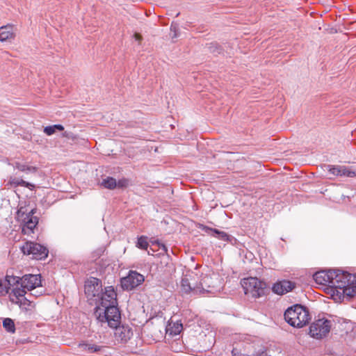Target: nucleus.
<instances>
[{"instance_id": "20e7f679", "label": "nucleus", "mask_w": 356, "mask_h": 356, "mask_svg": "<svg viewBox=\"0 0 356 356\" xmlns=\"http://www.w3.org/2000/svg\"><path fill=\"white\" fill-rule=\"evenodd\" d=\"M241 285L245 294L251 293L254 298H260L265 295L266 284L257 277H247L241 280Z\"/></svg>"}, {"instance_id": "7ed1b4c3", "label": "nucleus", "mask_w": 356, "mask_h": 356, "mask_svg": "<svg viewBox=\"0 0 356 356\" xmlns=\"http://www.w3.org/2000/svg\"><path fill=\"white\" fill-rule=\"evenodd\" d=\"M21 280L20 287L17 286L9 294L10 300L13 303L19 302L20 297L26 295V290L31 291L42 285L40 275L27 274L23 275Z\"/></svg>"}, {"instance_id": "bb28decb", "label": "nucleus", "mask_w": 356, "mask_h": 356, "mask_svg": "<svg viewBox=\"0 0 356 356\" xmlns=\"http://www.w3.org/2000/svg\"><path fill=\"white\" fill-rule=\"evenodd\" d=\"M170 326V334H173L175 335L180 334L183 329V325L181 323L177 322L174 323L172 325L171 324L169 325Z\"/></svg>"}, {"instance_id": "412c9836", "label": "nucleus", "mask_w": 356, "mask_h": 356, "mask_svg": "<svg viewBox=\"0 0 356 356\" xmlns=\"http://www.w3.org/2000/svg\"><path fill=\"white\" fill-rule=\"evenodd\" d=\"M14 167L21 172L35 173L38 171L37 167L28 165L19 162H15Z\"/></svg>"}, {"instance_id": "a211bd4d", "label": "nucleus", "mask_w": 356, "mask_h": 356, "mask_svg": "<svg viewBox=\"0 0 356 356\" xmlns=\"http://www.w3.org/2000/svg\"><path fill=\"white\" fill-rule=\"evenodd\" d=\"M21 278L22 277L14 275L13 270L10 269V270L7 271L5 277V281L7 282V284L6 285L8 286L10 289L11 286H13L15 285H18L19 284H21Z\"/></svg>"}, {"instance_id": "f8f14e48", "label": "nucleus", "mask_w": 356, "mask_h": 356, "mask_svg": "<svg viewBox=\"0 0 356 356\" xmlns=\"http://www.w3.org/2000/svg\"><path fill=\"white\" fill-rule=\"evenodd\" d=\"M296 287L293 282L283 280L275 282L272 287V291L277 295H284L291 291Z\"/></svg>"}, {"instance_id": "c9c22d12", "label": "nucleus", "mask_w": 356, "mask_h": 356, "mask_svg": "<svg viewBox=\"0 0 356 356\" xmlns=\"http://www.w3.org/2000/svg\"><path fill=\"white\" fill-rule=\"evenodd\" d=\"M348 282L356 285V274H350L348 273Z\"/></svg>"}, {"instance_id": "79ce46f5", "label": "nucleus", "mask_w": 356, "mask_h": 356, "mask_svg": "<svg viewBox=\"0 0 356 356\" xmlns=\"http://www.w3.org/2000/svg\"><path fill=\"white\" fill-rule=\"evenodd\" d=\"M54 127L56 131L58 130L62 131L64 130V127L61 124H54Z\"/></svg>"}, {"instance_id": "4be33fe9", "label": "nucleus", "mask_w": 356, "mask_h": 356, "mask_svg": "<svg viewBox=\"0 0 356 356\" xmlns=\"http://www.w3.org/2000/svg\"><path fill=\"white\" fill-rule=\"evenodd\" d=\"M343 293L347 297L352 298L356 296V285L351 284V283H347L346 284L345 287H343L341 289Z\"/></svg>"}, {"instance_id": "7c9ffc66", "label": "nucleus", "mask_w": 356, "mask_h": 356, "mask_svg": "<svg viewBox=\"0 0 356 356\" xmlns=\"http://www.w3.org/2000/svg\"><path fill=\"white\" fill-rule=\"evenodd\" d=\"M9 293V287L3 284L2 280H0V296H3Z\"/></svg>"}, {"instance_id": "ea45409f", "label": "nucleus", "mask_w": 356, "mask_h": 356, "mask_svg": "<svg viewBox=\"0 0 356 356\" xmlns=\"http://www.w3.org/2000/svg\"><path fill=\"white\" fill-rule=\"evenodd\" d=\"M156 244L158 245V246L159 247V249H161V250H163V252H167L168 251V248L167 247L165 246V244L163 243H161L160 242H156Z\"/></svg>"}, {"instance_id": "37998d69", "label": "nucleus", "mask_w": 356, "mask_h": 356, "mask_svg": "<svg viewBox=\"0 0 356 356\" xmlns=\"http://www.w3.org/2000/svg\"><path fill=\"white\" fill-rule=\"evenodd\" d=\"M134 38L136 40H138V42H140L143 39L141 35H140L139 33H135Z\"/></svg>"}, {"instance_id": "6e6552de", "label": "nucleus", "mask_w": 356, "mask_h": 356, "mask_svg": "<svg viewBox=\"0 0 356 356\" xmlns=\"http://www.w3.org/2000/svg\"><path fill=\"white\" fill-rule=\"evenodd\" d=\"M192 273H186L181 277L180 282V290L183 294H197L198 293L197 283H195V279L193 278Z\"/></svg>"}, {"instance_id": "dca6fc26", "label": "nucleus", "mask_w": 356, "mask_h": 356, "mask_svg": "<svg viewBox=\"0 0 356 356\" xmlns=\"http://www.w3.org/2000/svg\"><path fill=\"white\" fill-rule=\"evenodd\" d=\"M78 348L80 352L86 354L92 353H103L106 347L98 346L97 344L90 343L88 342L80 343L78 345Z\"/></svg>"}, {"instance_id": "9d476101", "label": "nucleus", "mask_w": 356, "mask_h": 356, "mask_svg": "<svg viewBox=\"0 0 356 356\" xmlns=\"http://www.w3.org/2000/svg\"><path fill=\"white\" fill-rule=\"evenodd\" d=\"M333 270L335 273L332 276L331 287L341 289L343 287H345L347 283H349L348 277L347 276L348 273L339 269Z\"/></svg>"}, {"instance_id": "39448f33", "label": "nucleus", "mask_w": 356, "mask_h": 356, "mask_svg": "<svg viewBox=\"0 0 356 356\" xmlns=\"http://www.w3.org/2000/svg\"><path fill=\"white\" fill-rule=\"evenodd\" d=\"M332 323L325 318L314 321L309 327V334L312 337L321 339L330 332Z\"/></svg>"}, {"instance_id": "aec40b11", "label": "nucleus", "mask_w": 356, "mask_h": 356, "mask_svg": "<svg viewBox=\"0 0 356 356\" xmlns=\"http://www.w3.org/2000/svg\"><path fill=\"white\" fill-rule=\"evenodd\" d=\"M90 288H94L97 292H99L100 289L102 291V281L98 278L91 277L85 285L86 293H90Z\"/></svg>"}, {"instance_id": "a19ab883", "label": "nucleus", "mask_w": 356, "mask_h": 356, "mask_svg": "<svg viewBox=\"0 0 356 356\" xmlns=\"http://www.w3.org/2000/svg\"><path fill=\"white\" fill-rule=\"evenodd\" d=\"M88 296L91 295L93 297L99 296V292H97L96 290H94V288H90V292L88 293Z\"/></svg>"}, {"instance_id": "c756f323", "label": "nucleus", "mask_w": 356, "mask_h": 356, "mask_svg": "<svg viewBox=\"0 0 356 356\" xmlns=\"http://www.w3.org/2000/svg\"><path fill=\"white\" fill-rule=\"evenodd\" d=\"M129 179L126 178H122L121 179H119L118 181H117V187L119 188H127L129 185Z\"/></svg>"}, {"instance_id": "f03ea898", "label": "nucleus", "mask_w": 356, "mask_h": 356, "mask_svg": "<svg viewBox=\"0 0 356 356\" xmlns=\"http://www.w3.org/2000/svg\"><path fill=\"white\" fill-rule=\"evenodd\" d=\"M285 321L292 327H302L309 323L311 316L308 309L301 305L289 307L284 314Z\"/></svg>"}, {"instance_id": "2f4dec72", "label": "nucleus", "mask_w": 356, "mask_h": 356, "mask_svg": "<svg viewBox=\"0 0 356 356\" xmlns=\"http://www.w3.org/2000/svg\"><path fill=\"white\" fill-rule=\"evenodd\" d=\"M329 172L334 176H339L340 172V165H329Z\"/></svg>"}, {"instance_id": "f704fd0d", "label": "nucleus", "mask_w": 356, "mask_h": 356, "mask_svg": "<svg viewBox=\"0 0 356 356\" xmlns=\"http://www.w3.org/2000/svg\"><path fill=\"white\" fill-rule=\"evenodd\" d=\"M178 26L177 24H175L174 23H172L170 26V31L174 33L173 35L172 36V38H175L178 36Z\"/></svg>"}, {"instance_id": "cd10ccee", "label": "nucleus", "mask_w": 356, "mask_h": 356, "mask_svg": "<svg viewBox=\"0 0 356 356\" xmlns=\"http://www.w3.org/2000/svg\"><path fill=\"white\" fill-rule=\"evenodd\" d=\"M28 213L29 212L25 207H21L17 211V217L22 220H24Z\"/></svg>"}, {"instance_id": "a878e982", "label": "nucleus", "mask_w": 356, "mask_h": 356, "mask_svg": "<svg viewBox=\"0 0 356 356\" xmlns=\"http://www.w3.org/2000/svg\"><path fill=\"white\" fill-rule=\"evenodd\" d=\"M149 246L148 242H147V237L145 236H141L138 238L136 247L142 249V250H147Z\"/></svg>"}, {"instance_id": "4468645a", "label": "nucleus", "mask_w": 356, "mask_h": 356, "mask_svg": "<svg viewBox=\"0 0 356 356\" xmlns=\"http://www.w3.org/2000/svg\"><path fill=\"white\" fill-rule=\"evenodd\" d=\"M199 228L222 241L231 242L234 238L233 236L229 235L227 233L223 231H220L216 228H211L204 225H200Z\"/></svg>"}, {"instance_id": "e433bc0d", "label": "nucleus", "mask_w": 356, "mask_h": 356, "mask_svg": "<svg viewBox=\"0 0 356 356\" xmlns=\"http://www.w3.org/2000/svg\"><path fill=\"white\" fill-rule=\"evenodd\" d=\"M346 174L348 177H356V171L350 170L348 167H346Z\"/></svg>"}, {"instance_id": "9b49d317", "label": "nucleus", "mask_w": 356, "mask_h": 356, "mask_svg": "<svg viewBox=\"0 0 356 356\" xmlns=\"http://www.w3.org/2000/svg\"><path fill=\"white\" fill-rule=\"evenodd\" d=\"M17 29L13 24H7L0 27V41L10 42L16 37Z\"/></svg>"}, {"instance_id": "4c0bfd02", "label": "nucleus", "mask_w": 356, "mask_h": 356, "mask_svg": "<svg viewBox=\"0 0 356 356\" xmlns=\"http://www.w3.org/2000/svg\"><path fill=\"white\" fill-rule=\"evenodd\" d=\"M232 356H248V355L241 353L240 351L237 348H234L232 350Z\"/></svg>"}, {"instance_id": "58836bf2", "label": "nucleus", "mask_w": 356, "mask_h": 356, "mask_svg": "<svg viewBox=\"0 0 356 356\" xmlns=\"http://www.w3.org/2000/svg\"><path fill=\"white\" fill-rule=\"evenodd\" d=\"M340 172L339 174V177H346V166H343V165H340Z\"/></svg>"}, {"instance_id": "2eb2a0df", "label": "nucleus", "mask_w": 356, "mask_h": 356, "mask_svg": "<svg viewBox=\"0 0 356 356\" xmlns=\"http://www.w3.org/2000/svg\"><path fill=\"white\" fill-rule=\"evenodd\" d=\"M120 323L115 327V337L122 343H126L133 336L132 329L129 325L119 326Z\"/></svg>"}, {"instance_id": "1a4fd4ad", "label": "nucleus", "mask_w": 356, "mask_h": 356, "mask_svg": "<svg viewBox=\"0 0 356 356\" xmlns=\"http://www.w3.org/2000/svg\"><path fill=\"white\" fill-rule=\"evenodd\" d=\"M36 213V209H32L29 213L26 214V217L22 220L24 222L22 227V232L25 234H30L33 232L34 228L38 224V218L33 216Z\"/></svg>"}, {"instance_id": "0eeeda50", "label": "nucleus", "mask_w": 356, "mask_h": 356, "mask_svg": "<svg viewBox=\"0 0 356 356\" xmlns=\"http://www.w3.org/2000/svg\"><path fill=\"white\" fill-rule=\"evenodd\" d=\"M145 280L144 276L136 271L130 270L129 274L121 279V286L124 290L131 291Z\"/></svg>"}, {"instance_id": "72a5a7b5", "label": "nucleus", "mask_w": 356, "mask_h": 356, "mask_svg": "<svg viewBox=\"0 0 356 356\" xmlns=\"http://www.w3.org/2000/svg\"><path fill=\"white\" fill-rule=\"evenodd\" d=\"M56 132L54 125L45 127L44 129V133L47 136H51Z\"/></svg>"}, {"instance_id": "393cba45", "label": "nucleus", "mask_w": 356, "mask_h": 356, "mask_svg": "<svg viewBox=\"0 0 356 356\" xmlns=\"http://www.w3.org/2000/svg\"><path fill=\"white\" fill-rule=\"evenodd\" d=\"M3 326L8 332L14 333L15 332V326L14 321L9 318H6L3 321Z\"/></svg>"}, {"instance_id": "473e14b6", "label": "nucleus", "mask_w": 356, "mask_h": 356, "mask_svg": "<svg viewBox=\"0 0 356 356\" xmlns=\"http://www.w3.org/2000/svg\"><path fill=\"white\" fill-rule=\"evenodd\" d=\"M19 302H17L16 304H19L20 306L24 305V306H29L31 305V300L27 299L25 296L20 297V299L19 300Z\"/></svg>"}, {"instance_id": "f3484780", "label": "nucleus", "mask_w": 356, "mask_h": 356, "mask_svg": "<svg viewBox=\"0 0 356 356\" xmlns=\"http://www.w3.org/2000/svg\"><path fill=\"white\" fill-rule=\"evenodd\" d=\"M198 293H204V291H209L210 289L215 287L214 282L210 275H204L201 279V281L197 284Z\"/></svg>"}, {"instance_id": "ddd939ff", "label": "nucleus", "mask_w": 356, "mask_h": 356, "mask_svg": "<svg viewBox=\"0 0 356 356\" xmlns=\"http://www.w3.org/2000/svg\"><path fill=\"white\" fill-rule=\"evenodd\" d=\"M334 273L332 270H320L314 273L313 277L316 284L331 286V281Z\"/></svg>"}, {"instance_id": "423d86ee", "label": "nucleus", "mask_w": 356, "mask_h": 356, "mask_svg": "<svg viewBox=\"0 0 356 356\" xmlns=\"http://www.w3.org/2000/svg\"><path fill=\"white\" fill-rule=\"evenodd\" d=\"M24 254L32 255V258L37 260L45 259L48 256V249L37 243L28 241L22 247Z\"/></svg>"}, {"instance_id": "5701e85b", "label": "nucleus", "mask_w": 356, "mask_h": 356, "mask_svg": "<svg viewBox=\"0 0 356 356\" xmlns=\"http://www.w3.org/2000/svg\"><path fill=\"white\" fill-rule=\"evenodd\" d=\"M101 186L105 188L113 190L117 188V181L113 177H107L102 180Z\"/></svg>"}, {"instance_id": "f257e3e1", "label": "nucleus", "mask_w": 356, "mask_h": 356, "mask_svg": "<svg viewBox=\"0 0 356 356\" xmlns=\"http://www.w3.org/2000/svg\"><path fill=\"white\" fill-rule=\"evenodd\" d=\"M98 305L95 309V315L102 323H107L111 327H115L120 323L121 314L118 307L117 293L113 286H107L97 296Z\"/></svg>"}, {"instance_id": "b1692460", "label": "nucleus", "mask_w": 356, "mask_h": 356, "mask_svg": "<svg viewBox=\"0 0 356 356\" xmlns=\"http://www.w3.org/2000/svg\"><path fill=\"white\" fill-rule=\"evenodd\" d=\"M206 48L210 53L214 54H220L223 52V48L216 42L206 44Z\"/></svg>"}, {"instance_id": "6ab92c4d", "label": "nucleus", "mask_w": 356, "mask_h": 356, "mask_svg": "<svg viewBox=\"0 0 356 356\" xmlns=\"http://www.w3.org/2000/svg\"><path fill=\"white\" fill-rule=\"evenodd\" d=\"M9 184H10V186L13 187L22 186L29 188L31 191H33L35 188V186L31 183L27 182L22 179H18L13 177H10Z\"/></svg>"}, {"instance_id": "c85d7f7f", "label": "nucleus", "mask_w": 356, "mask_h": 356, "mask_svg": "<svg viewBox=\"0 0 356 356\" xmlns=\"http://www.w3.org/2000/svg\"><path fill=\"white\" fill-rule=\"evenodd\" d=\"M62 136L64 138H66L69 140H72L73 141L76 140L78 138V136L76 134H74V133H72L71 131H64L62 134Z\"/></svg>"}]
</instances>
